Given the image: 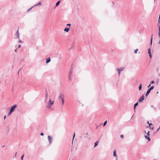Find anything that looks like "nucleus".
<instances>
[{
	"label": "nucleus",
	"instance_id": "nucleus-40",
	"mask_svg": "<svg viewBox=\"0 0 160 160\" xmlns=\"http://www.w3.org/2000/svg\"><path fill=\"white\" fill-rule=\"evenodd\" d=\"M151 86V84H150L148 86V88H149V87L150 86Z\"/></svg>",
	"mask_w": 160,
	"mask_h": 160
},
{
	"label": "nucleus",
	"instance_id": "nucleus-23",
	"mask_svg": "<svg viewBox=\"0 0 160 160\" xmlns=\"http://www.w3.org/2000/svg\"><path fill=\"white\" fill-rule=\"evenodd\" d=\"M107 121H106L103 123V126H105L107 124Z\"/></svg>",
	"mask_w": 160,
	"mask_h": 160
},
{
	"label": "nucleus",
	"instance_id": "nucleus-3",
	"mask_svg": "<svg viewBox=\"0 0 160 160\" xmlns=\"http://www.w3.org/2000/svg\"><path fill=\"white\" fill-rule=\"evenodd\" d=\"M125 68V67H122L120 68H118L117 69V70L118 72L119 76L120 75L121 72L123 71L124 69Z\"/></svg>",
	"mask_w": 160,
	"mask_h": 160
},
{
	"label": "nucleus",
	"instance_id": "nucleus-49",
	"mask_svg": "<svg viewBox=\"0 0 160 160\" xmlns=\"http://www.w3.org/2000/svg\"><path fill=\"white\" fill-rule=\"evenodd\" d=\"M16 154H17V152H16V155H15V156H16Z\"/></svg>",
	"mask_w": 160,
	"mask_h": 160
},
{
	"label": "nucleus",
	"instance_id": "nucleus-19",
	"mask_svg": "<svg viewBox=\"0 0 160 160\" xmlns=\"http://www.w3.org/2000/svg\"><path fill=\"white\" fill-rule=\"evenodd\" d=\"M60 1H58L56 3V7H57L59 5V4H60Z\"/></svg>",
	"mask_w": 160,
	"mask_h": 160
},
{
	"label": "nucleus",
	"instance_id": "nucleus-44",
	"mask_svg": "<svg viewBox=\"0 0 160 160\" xmlns=\"http://www.w3.org/2000/svg\"><path fill=\"white\" fill-rule=\"evenodd\" d=\"M15 51L16 52L17 51V49L15 50Z\"/></svg>",
	"mask_w": 160,
	"mask_h": 160
},
{
	"label": "nucleus",
	"instance_id": "nucleus-37",
	"mask_svg": "<svg viewBox=\"0 0 160 160\" xmlns=\"http://www.w3.org/2000/svg\"><path fill=\"white\" fill-rule=\"evenodd\" d=\"M41 135V136H43L44 135V134L43 133H41L40 134Z\"/></svg>",
	"mask_w": 160,
	"mask_h": 160
},
{
	"label": "nucleus",
	"instance_id": "nucleus-43",
	"mask_svg": "<svg viewBox=\"0 0 160 160\" xmlns=\"http://www.w3.org/2000/svg\"><path fill=\"white\" fill-rule=\"evenodd\" d=\"M159 38H160V33L159 32Z\"/></svg>",
	"mask_w": 160,
	"mask_h": 160
},
{
	"label": "nucleus",
	"instance_id": "nucleus-9",
	"mask_svg": "<svg viewBox=\"0 0 160 160\" xmlns=\"http://www.w3.org/2000/svg\"><path fill=\"white\" fill-rule=\"evenodd\" d=\"M113 156L116 157L117 158H118V157L116 153V151L115 150L113 151Z\"/></svg>",
	"mask_w": 160,
	"mask_h": 160
},
{
	"label": "nucleus",
	"instance_id": "nucleus-38",
	"mask_svg": "<svg viewBox=\"0 0 160 160\" xmlns=\"http://www.w3.org/2000/svg\"><path fill=\"white\" fill-rule=\"evenodd\" d=\"M21 47V45H18V48H20V47Z\"/></svg>",
	"mask_w": 160,
	"mask_h": 160
},
{
	"label": "nucleus",
	"instance_id": "nucleus-22",
	"mask_svg": "<svg viewBox=\"0 0 160 160\" xmlns=\"http://www.w3.org/2000/svg\"><path fill=\"white\" fill-rule=\"evenodd\" d=\"M12 112L10 110V111L8 114V116H10Z\"/></svg>",
	"mask_w": 160,
	"mask_h": 160
},
{
	"label": "nucleus",
	"instance_id": "nucleus-31",
	"mask_svg": "<svg viewBox=\"0 0 160 160\" xmlns=\"http://www.w3.org/2000/svg\"><path fill=\"white\" fill-rule=\"evenodd\" d=\"M147 123L148 124V125H149V126H150L151 125V123H149V121H148Z\"/></svg>",
	"mask_w": 160,
	"mask_h": 160
},
{
	"label": "nucleus",
	"instance_id": "nucleus-20",
	"mask_svg": "<svg viewBox=\"0 0 160 160\" xmlns=\"http://www.w3.org/2000/svg\"><path fill=\"white\" fill-rule=\"evenodd\" d=\"M41 5V3L40 2H39L38 4L35 5V6H38V5L40 6Z\"/></svg>",
	"mask_w": 160,
	"mask_h": 160
},
{
	"label": "nucleus",
	"instance_id": "nucleus-17",
	"mask_svg": "<svg viewBox=\"0 0 160 160\" xmlns=\"http://www.w3.org/2000/svg\"><path fill=\"white\" fill-rule=\"evenodd\" d=\"M142 84L141 83L139 85V90H141L142 89Z\"/></svg>",
	"mask_w": 160,
	"mask_h": 160
},
{
	"label": "nucleus",
	"instance_id": "nucleus-34",
	"mask_svg": "<svg viewBox=\"0 0 160 160\" xmlns=\"http://www.w3.org/2000/svg\"><path fill=\"white\" fill-rule=\"evenodd\" d=\"M158 23H160V18L159 17V19H158Z\"/></svg>",
	"mask_w": 160,
	"mask_h": 160
},
{
	"label": "nucleus",
	"instance_id": "nucleus-2",
	"mask_svg": "<svg viewBox=\"0 0 160 160\" xmlns=\"http://www.w3.org/2000/svg\"><path fill=\"white\" fill-rule=\"evenodd\" d=\"M53 103H54V101H52L51 100L50 98H49V100L48 102V105L47 107V108H50L51 107V106L53 104Z\"/></svg>",
	"mask_w": 160,
	"mask_h": 160
},
{
	"label": "nucleus",
	"instance_id": "nucleus-24",
	"mask_svg": "<svg viewBox=\"0 0 160 160\" xmlns=\"http://www.w3.org/2000/svg\"><path fill=\"white\" fill-rule=\"evenodd\" d=\"M138 49H135L134 51V53H136L138 51Z\"/></svg>",
	"mask_w": 160,
	"mask_h": 160
},
{
	"label": "nucleus",
	"instance_id": "nucleus-45",
	"mask_svg": "<svg viewBox=\"0 0 160 160\" xmlns=\"http://www.w3.org/2000/svg\"><path fill=\"white\" fill-rule=\"evenodd\" d=\"M152 129H153V128H152Z\"/></svg>",
	"mask_w": 160,
	"mask_h": 160
},
{
	"label": "nucleus",
	"instance_id": "nucleus-15",
	"mask_svg": "<svg viewBox=\"0 0 160 160\" xmlns=\"http://www.w3.org/2000/svg\"><path fill=\"white\" fill-rule=\"evenodd\" d=\"M138 105V102H137L135 103V104L134 105V109H135L136 107Z\"/></svg>",
	"mask_w": 160,
	"mask_h": 160
},
{
	"label": "nucleus",
	"instance_id": "nucleus-11",
	"mask_svg": "<svg viewBox=\"0 0 160 160\" xmlns=\"http://www.w3.org/2000/svg\"><path fill=\"white\" fill-rule=\"evenodd\" d=\"M151 90H150L149 89H148V90L147 91L146 93V94L145 96H147L149 93L150 92H151Z\"/></svg>",
	"mask_w": 160,
	"mask_h": 160
},
{
	"label": "nucleus",
	"instance_id": "nucleus-4",
	"mask_svg": "<svg viewBox=\"0 0 160 160\" xmlns=\"http://www.w3.org/2000/svg\"><path fill=\"white\" fill-rule=\"evenodd\" d=\"M48 139L49 141V144H51L52 140V137L50 136H48Z\"/></svg>",
	"mask_w": 160,
	"mask_h": 160
},
{
	"label": "nucleus",
	"instance_id": "nucleus-46",
	"mask_svg": "<svg viewBox=\"0 0 160 160\" xmlns=\"http://www.w3.org/2000/svg\"><path fill=\"white\" fill-rule=\"evenodd\" d=\"M85 137H86V138H87L88 136H86Z\"/></svg>",
	"mask_w": 160,
	"mask_h": 160
},
{
	"label": "nucleus",
	"instance_id": "nucleus-41",
	"mask_svg": "<svg viewBox=\"0 0 160 160\" xmlns=\"http://www.w3.org/2000/svg\"><path fill=\"white\" fill-rule=\"evenodd\" d=\"M18 42H22V41L21 40H20L18 41Z\"/></svg>",
	"mask_w": 160,
	"mask_h": 160
},
{
	"label": "nucleus",
	"instance_id": "nucleus-39",
	"mask_svg": "<svg viewBox=\"0 0 160 160\" xmlns=\"http://www.w3.org/2000/svg\"><path fill=\"white\" fill-rule=\"evenodd\" d=\"M160 128V127H159V128L157 130V131H159V130Z\"/></svg>",
	"mask_w": 160,
	"mask_h": 160
},
{
	"label": "nucleus",
	"instance_id": "nucleus-25",
	"mask_svg": "<svg viewBox=\"0 0 160 160\" xmlns=\"http://www.w3.org/2000/svg\"><path fill=\"white\" fill-rule=\"evenodd\" d=\"M148 53L149 54H150V53H151V51H150V48H149L148 49Z\"/></svg>",
	"mask_w": 160,
	"mask_h": 160
},
{
	"label": "nucleus",
	"instance_id": "nucleus-50",
	"mask_svg": "<svg viewBox=\"0 0 160 160\" xmlns=\"http://www.w3.org/2000/svg\"><path fill=\"white\" fill-rule=\"evenodd\" d=\"M154 2H155V0H154Z\"/></svg>",
	"mask_w": 160,
	"mask_h": 160
},
{
	"label": "nucleus",
	"instance_id": "nucleus-51",
	"mask_svg": "<svg viewBox=\"0 0 160 160\" xmlns=\"http://www.w3.org/2000/svg\"><path fill=\"white\" fill-rule=\"evenodd\" d=\"M144 132H145V133H146V131H144Z\"/></svg>",
	"mask_w": 160,
	"mask_h": 160
},
{
	"label": "nucleus",
	"instance_id": "nucleus-26",
	"mask_svg": "<svg viewBox=\"0 0 160 160\" xmlns=\"http://www.w3.org/2000/svg\"><path fill=\"white\" fill-rule=\"evenodd\" d=\"M24 154H23L22 156H21V160H23V157H24Z\"/></svg>",
	"mask_w": 160,
	"mask_h": 160
},
{
	"label": "nucleus",
	"instance_id": "nucleus-14",
	"mask_svg": "<svg viewBox=\"0 0 160 160\" xmlns=\"http://www.w3.org/2000/svg\"><path fill=\"white\" fill-rule=\"evenodd\" d=\"M98 143H99L98 141H97L95 143L94 147H96L98 145Z\"/></svg>",
	"mask_w": 160,
	"mask_h": 160
},
{
	"label": "nucleus",
	"instance_id": "nucleus-27",
	"mask_svg": "<svg viewBox=\"0 0 160 160\" xmlns=\"http://www.w3.org/2000/svg\"><path fill=\"white\" fill-rule=\"evenodd\" d=\"M32 7H32L28 9L27 10V12H29V11H30L32 9Z\"/></svg>",
	"mask_w": 160,
	"mask_h": 160
},
{
	"label": "nucleus",
	"instance_id": "nucleus-21",
	"mask_svg": "<svg viewBox=\"0 0 160 160\" xmlns=\"http://www.w3.org/2000/svg\"><path fill=\"white\" fill-rule=\"evenodd\" d=\"M154 88V87L153 86H152L149 89L151 91V90H152Z\"/></svg>",
	"mask_w": 160,
	"mask_h": 160
},
{
	"label": "nucleus",
	"instance_id": "nucleus-48",
	"mask_svg": "<svg viewBox=\"0 0 160 160\" xmlns=\"http://www.w3.org/2000/svg\"><path fill=\"white\" fill-rule=\"evenodd\" d=\"M86 134V135H88V133H87Z\"/></svg>",
	"mask_w": 160,
	"mask_h": 160
},
{
	"label": "nucleus",
	"instance_id": "nucleus-29",
	"mask_svg": "<svg viewBox=\"0 0 160 160\" xmlns=\"http://www.w3.org/2000/svg\"><path fill=\"white\" fill-rule=\"evenodd\" d=\"M154 82L153 81H152L150 82V84H152L154 83Z\"/></svg>",
	"mask_w": 160,
	"mask_h": 160
},
{
	"label": "nucleus",
	"instance_id": "nucleus-53",
	"mask_svg": "<svg viewBox=\"0 0 160 160\" xmlns=\"http://www.w3.org/2000/svg\"><path fill=\"white\" fill-rule=\"evenodd\" d=\"M1 8H0V10H1Z\"/></svg>",
	"mask_w": 160,
	"mask_h": 160
},
{
	"label": "nucleus",
	"instance_id": "nucleus-35",
	"mask_svg": "<svg viewBox=\"0 0 160 160\" xmlns=\"http://www.w3.org/2000/svg\"><path fill=\"white\" fill-rule=\"evenodd\" d=\"M71 24H67V26H69V27L71 26Z\"/></svg>",
	"mask_w": 160,
	"mask_h": 160
},
{
	"label": "nucleus",
	"instance_id": "nucleus-36",
	"mask_svg": "<svg viewBox=\"0 0 160 160\" xmlns=\"http://www.w3.org/2000/svg\"><path fill=\"white\" fill-rule=\"evenodd\" d=\"M158 28H159V32L160 33V26H159Z\"/></svg>",
	"mask_w": 160,
	"mask_h": 160
},
{
	"label": "nucleus",
	"instance_id": "nucleus-10",
	"mask_svg": "<svg viewBox=\"0 0 160 160\" xmlns=\"http://www.w3.org/2000/svg\"><path fill=\"white\" fill-rule=\"evenodd\" d=\"M51 61L50 58L49 57L48 58L46 59V63H48L49 62Z\"/></svg>",
	"mask_w": 160,
	"mask_h": 160
},
{
	"label": "nucleus",
	"instance_id": "nucleus-13",
	"mask_svg": "<svg viewBox=\"0 0 160 160\" xmlns=\"http://www.w3.org/2000/svg\"><path fill=\"white\" fill-rule=\"evenodd\" d=\"M69 29V28H64V31L65 32H68Z\"/></svg>",
	"mask_w": 160,
	"mask_h": 160
},
{
	"label": "nucleus",
	"instance_id": "nucleus-47",
	"mask_svg": "<svg viewBox=\"0 0 160 160\" xmlns=\"http://www.w3.org/2000/svg\"><path fill=\"white\" fill-rule=\"evenodd\" d=\"M85 137H86V138H87L88 136H86Z\"/></svg>",
	"mask_w": 160,
	"mask_h": 160
},
{
	"label": "nucleus",
	"instance_id": "nucleus-33",
	"mask_svg": "<svg viewBox=\"0 0 160 160\" xmlns=\"http://www.w3.org/2000/svg\"><path fill=\"white\" fill-rule=\"evenodd\" d=\"M147 135L149 136L150 135L149 134V131H148L147 133Z\"/></svg>",
	"mask_w": 160,
	"mask_h": 160
},
{
	"label": "nucleus",
	"instance_id": "nucleus-5",
	"mask_svg": "<svg viewBox=\"0 0 160 160\" xmlns=\"http://www.w3.org/2000/svg\"><path fill=\"white\" fill-rule=\"evenodd\" d=\"M17 107V105L16 104L14 105L11 108L10 110L12 112H13L16 108Z\"/></svg>",
	"mask_w": 160,
	"mask_h": 160
},
{
	"label": "nucleus",
	"instance_id": "nucleus-18",
	"mask_svg": "<svg viewBox=\"0 0 160 160\" xmlns=\"http://www.w3.org/2000/svg\"><path fill=\"white\" fill-rule=\"evenodd\" d=\"M152 36H153V35H152V36H151V40H150V45H152Z\"/></svg>",
	"mask_w": 160,
	"mask_h": 160
},
{
	"label": "nucleus",
	"instance_id": "nucleus-28",
	"mask_svg": "<svg viewBox=\"0 0 160 160\" xmlns=\"http://www.w3.org/2000/svg\"><path fill=\"white\" fill-rule=\"evenodd\" d=\"M75 133L74 132V134L73 135V139H72V141H73V139H74V138L75 136Z\"/></svg>",
	"mask_w": 160,
	"mask_h": 160
},
{
	"label": "nucleus",
	"instance_id": "nucleus-42",
	"mask_svg": "<svg viewBox=\"0 0 160 160\" xmlns=\"http://www.w3.org/2000/svg\"><path fill=\"white\" fill-rule=\"evenodd\" d=\"M6 116H4V119H5V118H6Z\"/></svg>",
	"mask_w": 160,
	"mask_h": 160
},
{
	"label": "nucleus",
	"instance_id": "nucleus-30",
	"mask_svg": "<svg viewBox=\"0 0 160 160\" xmlns=\"http://www.w3.org/2000/svg\"><path fill=\"white\" fill-rule=\"evenodd\" d=\"M149 56L150 58H151L152 57V54L151 53H150V54H149Z\"/></svg>",
	"mask_w": 160,
	"mask_h": 160
},
{
	"label": "nucleus",
	"instance_id": "nucleus-1",
	"mask_svg": "<svg viewBox=\"0 0 160 160\" xmlns=\"http://www.w3.org/2000/svg\"><path fill=\"white\" fill-rule=\"evenodd\" d=\"M65 98V95L62 93H60L59 96L58 97L59 100H60L61 101L62 104V105H64V98Z\"/></svg>",
	"mask_w": 160,
	"mask_h": 160
},
{
	"label": "nucleus",
	"instance_id": "nucleus-12",
	"mask_svg": "<svg viewBox=\"0 0 160 160\" xmlns=\"http://www.w3.org/2000/svg\"><path fill=\"white\" fill-rule=\"evenodd\" d=\"M145 138L147 139H148V141H149L150 140V139L149 137V136L148 135H145Z\"/></svg>",
	"mask_w": 160,
	"mask_h": 160
},
{
	"label": "nucleus",
	"instance_id": "nucleus-52",
	"mask_svg": "<svg viewBox=\"0 0 160 160\" xmlns=\"http://www.w3.org/2000/svg\"><path fill=\"white\" fill-rule=\"evenodd\" d=\"M116 160H117V158H116Z\"/></svg>",
	"mask_w": 160,
	"mask_h": 160
},
{
	"label": "nucleus",
	"instance_id": "nucleus-7",
	"mask_svg": "<svg viewBox=\"0 0 160 160\" xmlns=\"http://www.w3.org/2000/svg\"><path fill=\"white\" fill-rule=\"evenodd\" d=\"M73 72V69L72 68H71L69 72V79L71 80V77H72V73Z\"/></svg>",
	"mask_w": 160,
	"mask_h": 160
},
{
	"label": "nucleus",
	"instance_id": "nucleus-16",
	"mask_svg": "<svg viewBox=\"0 0 160 160\" xmlns=\"http://www.w3.org/2000/svg\"><path fill=\"white\" fill-rule=\"evenodd\" d=\"M48 92H47L46 94V99H45V102H46V101H47V99L48 98Z\"/></svg>",
	"mask_w": 160,
	"mask_h": 160
},
{
	"label": "nucleus",
	"instance_id": "nucleus-32",
	"mask_svg": "<svg viewBox=\"0 0 160 160\" xmlns=\"http://www.w3.org/2000/svg\"><path fill=\"white\" fill-rule=\"evenodd\" d=\"M120 137L122 138H123V135H120Z\"/></svg>",
	"mask_w": 160,
	"mask_h": 160
},
{
	"label": "nucleus",
	"instance_id": "nucleus-8",
	"mask_svg": "<svg viewBox=\"0 0 160 160\" xmlns=\"http://www.w3.org/2000/svg\"><path fill=\"white\" fill-rule=\"evenodd\" d=\"M16 36H17V37L18 38V39H19V34L18 31V30L17 32H16Z\"/></svg>",
	"mask_w": 160,
	"mask_h": 160
},
{
	"label": "nucleus",
	"instance_id": "nucleus-6",
	"mask_svg": "<svg viewBox=\"0 0 160 160\" xmlns=\"http://www.w3.org/2000/svg\"><path fill=\"white\" fill-rule=\"evenodd\" d=\"M144 96L143 95L139 99L138 101L139 102H141L144 99Z\"/></svg>",
	"mask_w": 160,
	"mask_h": 160
}]
</instances>
